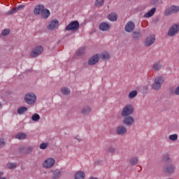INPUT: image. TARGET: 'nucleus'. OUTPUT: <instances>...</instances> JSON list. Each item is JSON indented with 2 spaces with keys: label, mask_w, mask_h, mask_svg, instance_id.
<instances>
[{
  "label": "nucleus",
  "mask_w": 179,
  "mask_h": 179,
  "mask_svg": "<svg viewBox=\"0 0 179 179\" xmlns=\"http://www.w3.org/2000/svg\"><path fill=\"white\" fill-rule=\"evenodd\" d=\"M164 83V78L163 76H159L155 78L154 83L152 84V89L154 90H160Z\"/></svg>",
  "instance_id": "nucleus-1"
},
{
  "label": "nucleus",
  "mask_w": 179,
  "mask_h": 179,
  "mask_svg": "<svg viewBox=\"0 0 179 179\" xmlns=\"http://www.w3.org/2000/svg\"><path fill=\"white\" fill-rule=\"evenodd\" d=\"M134 114V106L131 104L126 105L122 110V117H128Z\"/></svg>",
  "instance_id": "nucleus-2"
},
{
  "label": "nucleus",
  "mask_w": 179,
  "mask_h": 179,
  "mask_svg": "<svg viewBox=\"0 0 179 179\" xmlns=\"http://www.w3.org/2000/svg\"><path fill=\"white\" fill-rule=\"evenodd\" d=\"M179 12V6L176 5H172L168 7L165 11V16H171V15H174L176 13H178Z\"/></svg>",
  "instance_id": "nucleus-3"
},
{
  "label": "nucleus",
  "mask_w": 179,
  "mask_h": 179,
  "mask_svg": "<svg viewBox=\"0 0 179 179\" xmlns=\"http://www.w3.org/2000/svg\"><path fill=\"white\" fill-rule=\"evenodd\" d=\"M24 100L27 104H34L37 100V96L34 93H28L24 96Z\"/></svg>",
  "instance_id": "nucleus-4"
},
{
  "label": "nucleus",
  "mask_w": 179,
  "mask_h": 179,
  "mask_svg": "<svg viewBox=\"0 0 179 179\" xmlns=\"http://www.w3.org/2000/svg\"><path fill=\"white\" fill-rule=\"evenodd\" d=\"M43 51H44V48H43V46L36 47L31 52L30 57H31V58H36V57H38V55H41Z\"/></svg>",
  "instance_id": "nucleus-5"
},
{
  "label": "nucleus",
  "mask_w": 179,
  "mask_h": 179,
  "mask_svg": "<svg viewBox=\"0 0 179 179\" xmlns=\"http://www.w3.org/2000/svg\"><path fill=\"white\" fill-rule=\"evenodd\" d=\"M79 22L78 21H73L69 24H68L66 27V30L71 31H78L79 30Z\"/></svg>",
  "instance_id": "nucleus-6"
},
{
  "label": "nucleus",
  "mask_w": 179,
  "mask_h": 179,
  "mask_svg": "<svg viewBox=\"0 0 179 179\" xmlns=\"http://www.w3.org/2000/svg\"><path fill=\"white\" fill-rule=\"evenodd\" d=\"M124 125L126 127H132L135 122V118L132 116H125L122 120Z\"/></svg>",
  "instance_id": "nucleus-7"
},
{
  "label": "nucleus",
  "mask_w": 179,
  "mask_h": 179,
  "mask_svg": "<svg viewBox=\"0 0 179 179\" xmlns=\"http://www.w3.org/2000/svg\"><path fill=\"white\" fill-rule=\"evenodd\" d=\"M179 31V24H175L171 26L170 29L168 31V36L170 37H173V36H176L177 33Z\"/></svg>",
  "instance_id": "nucleus-8"
},
{
  "label": "nucleus",
  "mask_w": 179,
  "mask_h": 179,
  "mask_svg": "<svg viewBox=\"0 0 179 179\" xmlns=\"http://www.w3.org/2000/svg\"><path fill=\"white\" fill-rule=\"evenodd\" d=\"M55 164V159L54 158H48L43 164L44 169H51Z\"/></svg>",
  "instance_id": "nucleus-9"
},
{
  "label": "nucleus",
  "mask_w": 179,
  "mask_h": 179,
  "mask_svg": "<svg viewBox=\"0 0 179 179\" xmlns=\"http://www.w3.org/2000/svg\"><path fill=\"white\" fill-rule=\"evenodd\" d=\"M124 30L127 33H132V31L135 30V23L132 21L128 22L125 25Z\"/></svg>",
  "instance_id": "nucleus-10"
},
{
  "label": "nucleus",
  "mask_w": 179,
  "mask_h": 179,
  "mask_svg": "<svg viewBox=\"0 0 179 179\" xmlns=\"http://www.w3.org/2000/svg\"><path fill=\"white\" fill-rule=\"evenodd\" d=\"M155 41L156 38L155 37V35H151L145 38L144 44L146 47H150V45H152Z\"/></svg>",
  "instance_id": "nucleus-11"
},
{
  "label": "nucleus",
  "mask_w": 179,
  "mask_h": 179,
  "mask_svg": "<svg viewBox=\"0 0 179 179\" xmlns=\"http://www.w3.org/2000/svg\"><path fill=\"white\" fill-rule=\"evenodd\" d=\"M164 171L166 174H173V173L176 171V166L173 164L166 165V167L164 168Z\"/></svg>",
  "instance_id": "nucleus-12"
},
{
  "label": "nucleus",
  "mask_w": 179,
  "mask_h": 179,
  "mask_svg": "<svg viewBox=\"0 0 179 179\" xmlns=\"http://www.w3.org/2000/svg\"><path fill=\"white\" fill-rule=\"evenodd\" d=\"M126 133H127V127H125V126L120 125L116 128L117 135H125Z\"/></svg>",
  "instance_id": "nucleus-13"
},
{
  "label": "nucleus",
  "mask_w": 179,
  "mask_h": 179,
  "mask_svg": "<svg viewBox=\"0 0 179 179\" xmlns=\"http://www.w3.org/2000/svg\"><path fill=\"white\" fill-rule=\"evenodd\" d=\"M59 24V22L57 20H53L50 21L49 23V25L48 26V30H54L55 29H57L58 27V24Z\"/></svg>",
  "instance_id": "nucleus-14"
},
{
  "label": "nucleus",
  "mask_w": 179,
  "mask_h": 179,
  "mask_svg": "<svg viewBox=\"0 0 179 179\" xmlns=\"http://www.w3.org/2000/svg\"><path fill=\"white\" fill-rule=\"evenodd\" d=\"M111 26L107 23V22H101L99 24V29H101L102 31H107L110 30Z\"/></svg>",
  "instance_id": "nucleus-15"
},
{
  "label": "nucleus",
  "mask_w": 179,
  "mask_h": 179,
  "mask_svg": "<svg viewBox=\"0 0 179 179\" xmlns=\"http://www.w3.org/2000/svg\"><path fill=\"white\" fill-rule=\"evenodd\" d=\"M99 55H95L94 56H92L88 61V64L89 65H95V64H97V62H99Z\"/></svg>",
  "instance_id": "nucleus-16"
},
{
  "label": "nucleus",
  "mask_w": 179,
  "mask_h": 179,
  "mask_svg": "<svg viewBox=\"0 0 179 179\" xmlns=\"http://www.w3.org/2000/svg\"><path fill=\"white\" fill-rule=\"evenodd\" d=\"M99 58L103 59V61H107L108 59H110V53L108 52H103L102 53H101V55H98Z\"/></svg>",
  "instance_id": "nucleus-17"
},
{
  "label": "nucleus",
  "mask_w": 179,
  "mask_h": 179,
  "mask_svg": "<svg viewBox=\"0 0 179 179\" xmlns=\"http://www.w3.org/2000/svg\"><path fill=\"white\" fill-rule=\"evenodd\" d=\"M43 9H44V6L43 5L36 6L34 10V15H41Z\"/></svg>",
  "instance_id": "nucleus-18"
},
{
  "label": "nucleus",
  "mask_w": 179,
  "mask_h": 179,
  "mask_svg": "<svg viewBox=\"0 0 179 179\" xmlns=\"http://www.w3.org/2000/svg\"><path fill=\"white\" fill-rule=\"evenodd\" d=\"M61 174H62L61 171L56 169L52 171V179H58V178H59V177H61Z\"/></svg>",
  "instance_id": "nucleus-19"
},
{
  "label": "nucleus",
  "mask_w": 179,
  "mask_h": 179,
  "mask_svg": "<svg viewBox=\"0 0 179 179\" xmlns=\"http://www.w3.org/2000/svg\"><path fill=\"white\" fill-rule=\"evenodd\" d=\"M75 179H85V172L80 171H78L74 176Z\"/></svg>",
  "instance_id": "nucleus-20"
},
{
  "label": "nucleus",
  "mask_w": 179,
  "mask_h": 179,
  "mask_svg": "<svg viewBox=\"0 0 179 179\" xmlns=\"http://www.w3.org/2000/svg\"><path fill=\"white\" fill-rule=\"evenodd\" d=\"M156 13V8H152L149 12L144 15V17H152Z\"/></svg>",
  "instance_id": "nucleus-21"
},
{
  "label": "nucleus",
  "mask_w": 179,
  "mask_h": 179,
  "mask_svg": "<svg viewBox=\"0 0 179 179\" xmlns=\"http://www.w3.org/2000/svg\"><path fill=\"white\" fill-rule=\"evenodd\" d=\"M41 15L43 19H47V17L50 16V11L48 10V9L43 8Z\"/></svg>",
  "instance_id": "nucleus-22"
},
{
  "label": "nucleus",
  "mask_w": 179,
  "mask_h": 179,
  "mask_svg": "<svg viewBox=\"0 0 179 179\" xmlns=\"http://www.w3.org/2000/svg\"><path fill=\"white\" fill-rule=\"evenodd\" d=\"M152 69L155 71H160L162 69V63L160 62H155L152 66Z\"/></svg>",
  "instance_id": "nucleus-23"
},
{
  "label": "nucleus",
  "mask_w": 179,
  "mask_h": 179,
  "mask_svg": "<svg viewBox=\"0 0 179 179\" xmlns=\"http://www.w3.org/2000/svg\"><path fill=\"white\" fill-rule=\"evenodd\" d=\"M90 111H92L90 107L85 106L81 110V114H83V115H87V114L90 113Z\"/></svg>",
  "instance_id": "nucleus-24"
},
{
  "label": "nucleus",
  "mask_w": 179,
  "mask_h": 179,
  "mask_svg": "<svg viewBox=\"0 0 179 179\" xmlns=\"http://www.w3.org/2000/svg\"><path fill=\"white\" fill-rule=\"evenodd\" d=\"M138 162H139V159H138L137 157H133L129 160L131 166H135L138 164Z\"/></svg>",
  "instance_id": "nucleus-25"
},
{
  "label": "nucleus",
  "mask_w": 179,
  "mask_h": 179,
  "mask_svg": "<svg viewBox=\"0 0 179 179\" xmlns=\"http://www.w3.org/2000/svg\"><path fill=\"white\" fill-rule=\"evenodd\" d=\"M27 137V136L24 133H18L15 136L16 139H19L20 141H22L23 139H26Z\"/></svg>",
  "instance_id": "nucleus-26"
},
{
  "label": "nucleus",
  "mask_w": 179,
  "mask_h": 179,
  "mask_svg": "<svg viewBox=\"0 0 179 179\" xmlns=\"http://www.w3.org/2000/svg\"><path fill=\"white\" fill-rule=\"evenodd\" d=\"M118 16L115 13H111L108 16V18L110 22H115L117 20Z\"/></svg>",
  "instance_id": "nucleus-27"
},
{
  "label": "nucleus",
  "mask_w": 179,
  "mask_h": 179,
  "mask_svg": "<svg viewBox=\"0 0 179 179\" xmlns=\"http://www.w3.org/2000/svg\"><path fill=\"white\" fill-rule=\"evenodd\" d=\"M169 139H170L172 142H176V141L178 139V134H174L169 135Z\"/></svg>",
  "instance_id": "nucleus-28"
},
{
  "label": "nucleus",
  "mask_w": 179,
  "mask_h": 179,
  "mask_svg": "<svg viewBox=\"0 0 179 179\" xmlns=\"http://www.w3.org/2000/svg\"><path fill=\"white\" fill-rule=\"evenodd\" d=\"M86 52V48H80L76 51L77 55H83Z\"/></svg>",
  "instance_id": "nucleus-29"
},
{
  "label": "nucleus",
  "mask_w": 179,
  "mask_h": 179,
  "mask_svg": "<svg viewBox=\"0 0 179 179\" xmlns=\"http://www.w3.org/2000/svg\"><path fill=\"white\" fill-rule=\"evenodd\" d=\"M27 111V108L22 106L17 109V113L22 115L24 113H26Z\"/></svg>",
  "instance_id": "nucleus-30"
},
{
  "label": "nucleus",
  "mask_w": 179,
  "mask_h": 179,
  "mask_svg": "<svg viewBox=\"0 0 179 179\" xmlns=\"http://www.w3.org/2000/svg\"><path fill=\"white\" fill-rule=\"evenodd\" d=\"M136 96H138V92L136 90H134L129 94V99H134L136 97Z\"/></svg>",
  "instance_id": "nucleus-31"
},
{
  "label": "nucleus",
  "mask_w": 179,
  "mask_h": 179,
  "mask_svg": "<svg viewBox=\"0 0 179 179\" xmlns=\"http://www.w3.org/2000/svg\"><path fill=\"white\" fill-rule=\"evenodd\" d=\"M171 94H173V96H179V85L174 88Z\"/></svg>",
  "instance_id": "nucleus-32"
},
{
  "label": "nucleus",
  "mask_w": 179,
  "mask_h": 179,
  "mask_svg": "<svg viewBox=\"0 0 179 179\" xmlns=\"http://www.w3.org/2000/svg\"><path fill=\"white\" fill-rule=\"evenodd\" d=\"M31 120L32 121H35L36 122H37V121H38V120H40V115L35 113L32 115L31 117Z\"/></svg>",
  "instance_id": "nucleus-33"
},
{
  "label": "nucleus",
  "mask_w": 179,
  "mask_h": 179,
  "mask_svg": "<svg viewBox=\"0 0 179 179\" xmlns=\"http://www.w3.org/2000/svg\"><path fill=\"white\" fill-rule=\"evenodd\" d=\"M61 92H62V93H63L65 95L69 94V93H71V90H69V89H68L66 87L62 88Z\"/></svg>",
  "instance_id": "nucleus-34"
},
{
  "label": "nucleus",
  "mask_w": 179,
  "mask_h": 179,
  "mask_svg": "<svg viewBox=\"0 0 179 179\" xmlns=\"http://www.w3.org/2000/svg\"><path fill=\"white\" fill-rule=\"evenodd\" d=\"M103 3H104V0H96L95 1V6H102Z\"/></svg>",
  "instance_id": "nucleus-35"
},
{
  "label": "nucleus",
  "mask_w": 179,
  "mask_h": 179,
  "mask_svg": "<svg viewBox=\"0 0 179 179\" xmlns=\"http://www.w3.org/2000/svg\"><path fill=\"white\" fill-rule=\"evenodd\" d=\"M7 168L10 169V170H12V169H16V164L8 163L7 164Z\"/></svg>",
  "instance_id": "nucleus-36"
},
{
  "label": "nucleus",
  "mask_w": 179,
  "mask_h": 179,
  "mask_svg": "<svg viewBox=\"0 0 179 179\" xmlns=\"http://www.w3.org/2000/svg\"><path fill=\"white\" fill-rule=\"evenodd\" d=\"M132 36L133 38H139V37H141V34L139 32L134 31Z\"/></svg>",
  "instance_id": "nucleus-37"
},
{
  "label": "nucleus",
  "mask_w": 179,
  "mask_h": 179,
  "mask_svg": "<svg viewBox=\"0 0 179 179\" xmlns=\"http://www.w3.org/2000/svg\"><path fill=\"white\" fill-rule=\"evenodd\" d=\"M10 33V29H4L2 31L1 34L2 36H8Z\"/></svg>",
  "instance_id": "nucleus-38"
},
{
  "label": "nucleus",
  "mask_w": 179,
  "mask_h": 179,
  "mask_svg": "<svg viewBox=\"0 0 179 179\" xmlns=\"http://www.w3.org/2000/svg\"><path fill=\"white\" fill-rule=\"evenodd\" d=\"M48 146V144L45 143H42L39 148L40 149L44 150V149H47V147Z\"/></svg>",
  "instance_id": "nucleus-39"
},
{
  "label": "nucleus",
  "mask_w": 179,
  "mask_h": 179,
  "mask_svg": "<svg viewBox=\"0 0 179 179\" xmlns=\"http://www.w3.org/2000/svg\"><path fill=\"white\" fill-rule=\"evenodd\" d=\"M171 158H170V155H165L163 157V161L164 162H170Z\"/></svg>",
  "instance_id": "nucleus-40"
},
{
  "label": "nucleus",
  "mask_w": 179,
  "mask_h": 179,
  "mask_svg": "<svg viewBox=\"0 0 179 179\" xmlns=\"http://www.w3.org/2000/svg\"><path fill=\"white\" fill-rule=\"evenodd\" d=\"M13 13H16V10L15 8H13V9L8 10L7 13H6V15H13Z\"/></svg>",
  "instance_id": "nucleus-41"
},
{
  "label": "nucleus",
  "mask_w": 179,
  "mask_h": 179,
  "mask_svg": "<svg viewBox=\"0 0 179 179\" xmlns=\"http://www.w3.org/2000/svg\"><path fill=\"white\" fill-rule=\"evenodd\" d=\"M108 152L109 153H115V148L114 147H110L108 148Z\"/></svg>",
  "instance_id": "nucleus-42"
},
{
  "label": "nucleus",
  "mask_w": 179,
  "mask_h": 179,
  "mask_svg": "<svg viewBox=\"0 0 179 179\" xmlns=\"http://www.w3.org/2000/svg\"><path fill=\"white\" fill-rule=\"evenodd\" d=\"M24 6L23 5H19L16 7H15L14 8L15 9V12L17 11V10H20V9H24Z\"/></svg>",
  "instance_id": "nucleus-43"
},
{
  "label": "nucleus",
  "mask_w": 179,
  "mask_h": 179,
  "mask_svg": "<svg viewBox=\"0 0 179 179\" xmlns=\"http://www.w3.org/2000/svg\"><path fill=\"white\" fill-rule=\"evenodd\" d=\"M3 146H5V140L0 139V148H2Z\"/></svg>",
  "instance_id": "nucleus-44"
},
{
  "label": "nucleus",
  "mask_w": 179,
  "mask_h": 179,
  "mask_svg": "<svg viewBox=\"0 0 179 179\" xmlns=\"http://www.w3.org/2000/svg\"><path fill=\"white\" fill-rule=\"evenodd\" d=\"M31 150H33V148H28V152H27V153H31Z\"/></svg>",
  "instance_id": "nucleus-45"
},
{
  "label": "nucleus",
  "mask_w": 179,
  "mask_h": 179,
  "mask_svg": "<svg viewBox=\"0 0 179 179\" xmlns=\"http://www.w3.org/2000/svg\"><path fill=\"white\" fill-rule=\"evenodd\" d=\"M76 139H77V141H80V138H79V136H76Z\"/></svg>",
  "instance_id": "nucleus-46"
},
{
  "label": "nucleus",
  "mask_w": 179,
  "mask_h": 179,
  "mask_svg": "<svg viewBox=\"0 0 179 179\" xmlns=\"http://www.w3.org/2000/svg\"><path fill=\"white\" fill-rule=\"evenodd\" d=\"M0 106H1V103H0Z\"/></svg>",
  "instance_id": "nucleus-47"
}]
</instances>
